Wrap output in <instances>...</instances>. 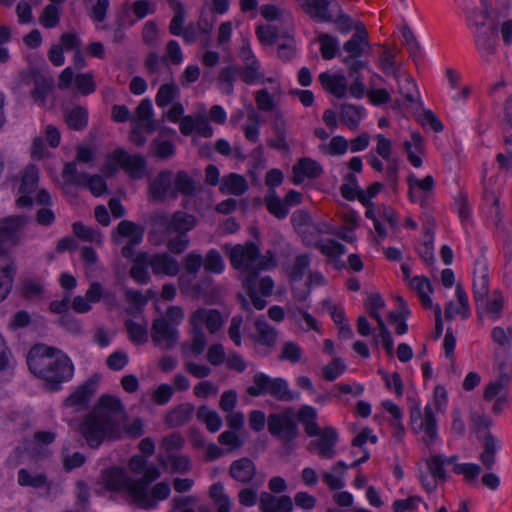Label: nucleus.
<instances>
[{"label":"nucleus","instance_id":"72a5a7b5","mask_svg":"<svg viewBox=\"0 0 512 512\" xmlns=\"http://www.w3.org/2000/svg\"><path fill=\"white\" fill-rule=\"evenodd\" d=\"M255 329L256 334L253 338L256 342L267 347H273L275 345L277 332L274 328L270 327L265 320H256Z\"/></svg>","mask_w":512,"mask_h":512},{"label":"nucleus","instance_id":"ddd939ff","mask_svg":"<svg viewBox=\"0 0 512 512\" xmlns=\"http://www.w3.org/2000/svg\"><path fill=\"white\" fill-rule=\"evenodd\" d=\"M150 267L154 275L176 276L180 271L177 259L167 252L150 255Z\"/></svg>","mask_w":512,"mask_h":512},{"label":"nucleus","instance_id":"338daca9","mask_svg":"<svg viewBox=\"0 0 512 512\" xmlns=\"http://www.w3.org/2000/svg\"><path fill=\"white\" fill-rule=\"evenodd\" d=\"M343 50L349 54L347 57L360 58L368 49L359 36H352L344 43Z\"/></svg>","mask_w":512,"mask_h":512},{"label":"nucleus","instance_id":"e2e57ef3","mask_svg":"<svg viewBox=\"0 0 512 512\" xmlns=\"http://www.w3.org/2000/svg\"><path fill=\"white\" fill-rule=\"evenodd\" d=\"M62 176L66 182L73 183L76 185H82L85 178L88 177L87 173H78L77 165L75 161L67 162L64 165Z\"/></svg>","mask_w":512,"mask_h":512},{"label":"nucleus","instance_id":"5701e85b","mask_svg":"<svg viewBox=\"0 0 512 512\" xmlns=\"http://www.w3.org/2000/svg\"><path fill=\"white\" fill-rule=\"evenodd\" d=\"M192 290L198 296H201L209 305L220 304L223 298V288L212 286L211 279H205L202 282L193 285Z\"/></svg>","mask_w":512,"mask_h":512},{"label":"nucleus","instance_id":"a19ab883","mask_svg":"<svg viewBox=\"0 0 512 512\" xmlns=\"http://www.w3.org/2000/svg\"><path fill=\"white\" fill-rule=\"evenodd\" d=\"M489 216L492 219L494 225L497 229L502 230L506 234L505 245H510L512 243V236L508 231L505 224L502 222V213L500 207L499 197L496 194H491V205L489 209Z\"/></svg>","mask_w":512,"mask_h":512},{"label":"nucleus","instance_id":"680f3d73","mask_svg":"<svg viewBox=\"0 0 512 512\" xmlns=\"http://www.w3.org/2000/svg\"><path fill=\"white\" fill-rule=\"evenodd\" d=\"M81 186L87 187L90 192L99 197L108 192L107 184L104 181L103 177L100 175H89L85 178Z\"/></svg>","mask_w":512,"mask_h":512},{"label":"nucleus","instance_id":"39448f33","mask_svg":"<svg viewBox=\"0 0 512 512\" xmlns=\"http://www.w3.org/2000/svg\"><path fill=\"white\" fill-rule=\"evenodd\" d=\"M260 257L259 247L249 241L244 245L237 244L230 249L229 258L231 265L235 269H243L246 277L250 276L255 270V262Z\"/></svg>","mask_w":512,"mask_h":512},{"label":"nucleus","instance_id":"4468645a","mask_svg":"<svg viewBox=\"0 0 512 512\" xmlns=\"http://www.w3.org/2000/svg\"><path fill=\"white\" fill-rule=\"evenodd\" d=\"M189 322L191 325H198L200 327L205 323L211 334L216 333L223 325V319L218 310H207L205 308H198L194 311L190 316Z\"/></svg>","mask_w":512,"mask_h":512},{"label":"nucleus","instance_id":"603ef678","mask_svg":"<svg viewBox=\"0 0 512 512\" xmlns=\"http://www.w3.org/2000/svg\"><path fill=\"white\" fill-rule=\"evenodd\" d=\"M344 183L340 187L342 197L348 201L358 199V194L363 191L358 184V179L354 173H347L344 176Z\"/></svg>","mask_w":512,"mask_h":512},{"label":"nucleus","instance_id":"4be33fe9","mask_svg":"<svg viewBox=\"0 0 512 512\" xmlns=\"http://www.w3.org/2000/svg\"><path fill=\"white\" fill-rule=\"evenodd\" d=\"M500 447V441L488 431L483 437V451L479 455V460L486 470H491L494 467L496 454Z\"/></svg>","mask_w":512,"mask_h":512},{"label":"nucleus","instance_id":"b1692460","mask_svg":"<svg viewBox=\"0 0 512 512\" xmlns=\"http://www.w3.org/2000/svg\"><path fill=\"white\" fill-rule=\"evenodd\" d=\"M127 491L133 500L141 507L151 509L156 502L151 499L148 493V486L140 480H131L126 484Z\"/></svg>","mask_w":512,"mask_h":512},{"label":"nucleus","instance_id":"774afa93","mask_svg":"<svg viewBox=\"0 0 512 512\" xmlns=\"http://www.w3.org/2000/svg\"><path fill=\"white\" fill-rule=\"evenodd\" d=\"M209 494L218 507L231 508L230 498L225 493L224 486L221 482H217L211 485Z\"/></svg>","mask_w":512,"mask_h":512},{"label":"nucleus","instance_id":"09e8293b","mask_svg":"<svg viewBox=\"0 0 512 512\" xmlns=\"http://www.w3.org/2000/svg\"><path fill=\"white\" fill-rule=\"evenodd\" d=\"M17 474L20 486L38 489L47 485V476L43 473L32 475L27 469L22 468Z\"/></svg>","mask_w":512,"mask_h":512},{"label":"nucleus","instance_id":"f03ea898","mask_svg":"<svg viewBox=\"0 0 512 512\" xmlns=\"http://www.w3.org/2000/svg\"><path fill=\"white\" fill-rule=\"evenodd\" d=\"M27 365L31 373L45 381L49 391H58L62 383L72 379L74 365L63 351L45 344H36L28 352Z\"/></svg>","mask_w":512,"mask_h":512},{"label":"nucleus","instance_id":"c9c22d12","mask_svg":"<svg viewBox=\"0 0 512 512\" xmlns=\"http://www.w3.org/2000/svg\"><path fill=\"white\" fill-rule=\"evenodd\" d=\"M150 154L159 160H169L176 154V147L170 140L153 139L150 144Z\"/></svg>","mask_w":512,"mask_h":512},{"label":"nucleus","instance_id":"69168bd1","mask_svg":"<svg viewBox=\"0 0 512 512\" xmlns=\"http://www.w3.org/2000/svg\"><path fill=\"white\" fill-rule=\"evenodd\" d=\"M346 368L344 360L337 357L330 364L323 367V378L327 381H334Z\"/></svg>","mask_w":512,"mask_h":512},{"label":"nucleus","instance_id":"9d476101","mask_svg":"<svg viewBox=\"0 0 512 512\" xmlns=\"http://www.w3.org/2000/svg\"><path fill=\"white\" fill-rule=\"evenodd\" d=\"M301 10L315 22L330 23L333 15L330 12L332 0H295Z\"/></svg>","mask_w":512,"mask_h":512},{"label":"nucleus","instance_id":"c756f323","mask_svg":"<svg viewBox=\"0 0 512 512\" xmlns=\"http://www.w3.org/2000/svg\"><path fill=\"white\" fill-rule=\"evenodd\" d=\"M489 293V276L486 264L483 265L481 275L474 277L473 281V298L477 309L483 308L484 301Z\"/></svg>","mask_w":512,"mask_h":512},{"label":"nucleus","instance_id":"f3484780","mask_svg":"<svg viewBox=\"0 0 512 512\" xmlns=\"http://www.w3.org/2000/svg\"><path fill=\"white\" fill-rule=\"evenodd\" d=\"M338 442V433L331 426L325 427L319 438L311 442L310 446L316 445L319 455L324 459H332L335 456V446Z\"/></svg>","mask_w":512,"mask_h":512},{"label":"nucleus","instance_id":"6ab92c4d","mask_svg":"<svg viewBox=\"0 0 512 512\" xmlns=\"http://www.w3.org/2000/svg\"><path fill=\"white\" fill-rule=\"evenodd\" d=\"M319 81L323 88L335 97L344 98L346 96L348 85L345 76L323 72L319 75Z\"/></svg>","mask_w":512,"mask_h":512},{"label":"nucleus","instance_id":"6e6d98bb","mask_svg":"<svg viewBox=\"0 0 512 512\" xmlns=\"http://www.w3.org/2000/svg\"><path fill=\"white\" fill-rule=\"evenodd\" d=\"M407 182L409 185V198L412 202L416 201L413 195L414 185L418 186L420 190L427 193L432 192L435 186L434 178L431 175H427L426 177L420 180L414 174H411L408 176Z\"/></svg>","mask_w":512,"mask_h":512},{"label":"nucleus","instance_id":"423d86ee","mask_svg":"<svg viewBox=\"0 0 512 512\" xmlns=\"http://www.w3.org/2000/svg\"><path fill=\"white\" fill-rule=\"evenodd\" d=\"M25 215L10 216L0 221V250L4 246H16L20 242L21 230L28 223Z\"/></svg>","mask_w":512,"mask_h":512},{"label":"nucleus","instance_id":"052dcab7","mask_svg":"<svg viewBox=\"0 0 512 512\" xmlns=\"http://www.w3.org/2000/svg\"><path fill=\"white\" fill-rule=\"evenodd\" d=\"M427 468L431 476L437 481H446L447 474L444 469L443 455L436 454L431 456L430 459L427 460Z\"/></svg>","mask_w":512,"mask_h":512},{"label":"nucleus","instance_id":"f8f14e48","mask_svg":"<svg viewBox=\"0 0 512 512\" xmlns=\"http://www.w3.org/2000/svg\"><path fill=\"white\" fill-rule=\"evenodd\" d=\"M292 181L295 185H300L305 178L316 179L323 173L322 166L314 159L309 157L300 158L292 168Z\"/></svg>","mask_w":512,"mask_h":512},{"label":"nucleus","instance_id":"6e6552de","mask_svg":"<svg viewBox=\"0 0 512 512\" xmlns=\"http://www.w3.org/2000/svg\"><path fill=\"white\" fill-rule=\"evenodd\" d=\"M112 159L132 178L142 179L145 176L146 160L140 154L129 155L122 148L114 150Z\"/></svg>","mask_w":512,"mask_h":512},{"label":"nucleus","instance_id":"c03bdc74","mask_svg":"<svg viewBox=\"0 0 512 512\" xmlns=\"http://www.w3.org/2000/svg\"><path fill=\"white\" fill-rule=\"evenodd\" d=\"M150 225L151 230L149 232L150 235L160 234V235H171L172 234V226H171V217L164 213H154L150 216Z\"/></svg>","mask_w":512,"mask_h":512},{"label":"nucleus","instance_id":"bb28decb","mask_svg":"<svg viewBox=\"0 0 512 512\" xmlns=\"http://www.w3.org/2000/svg\"><path fill=\"white\" fill-rule=\"evenodd\" d=\"M219 189L222 193L241 196L248 190V183L244 176L230 173L222 178Z\"/></svg>","mask_w":512,"mask_h":512},{"label":"nucleus","instance_id":"aec40b11","mask_svg":"<svg viewBox=\"0 0 512 512\" xmlns=\"http://www.w3.org/2000/svg\"><path fill=\"white\" fill-rule=\"evenodd\" d=\"M173 185L174 189L171 191L173 199H176L179 193L187 197L194 196L198 190L197 182L185 170H179L176 173Z\"/></svg>","mask_w":512,"mask_h":512},{"label":"nucleus","instance_id":"a18cd8bd","mask_svg":"<svg viewBox=\"0 0 512 512\" xmlns=\"http://www.w3.org/2000/svg\"><path fill=\"white\" fill-rule=\"evenodd\" d=\"M2 278H0V302H2L10 293L16 269L13 263H6L0 266Z\"/></svg>","mask_w":512,"mask_h":512},{"label":"nucleus","instance_id":"2f4dec72","mask_svg":"<svg viewBox=\"0 0 512 512\" xmlns=\"http://www.w3.org/2000/svg\"><path fill=\"white\" fill-rule=\"evenodd\" d=\"M153 108L150 99L146 98L141 100L136 108V116L138 121L142 122L140 125L147 133H153L157 128L153 119Z\"/></svg>","mask_w":512,"mask_h":512},{"label":"nucleus","instance_id":"de8ad7c7","mask_svg":"<svg viewBox=\"0 0 512 512\" xmlns=\"http://www.w3.org/2000/svg\"><path fill=\"white\" fill-rule=\"evenodd\" d=\"M129 339L134 344H144L148 341L147 323L139 324L131 319L125 321Z\"/></svg>","mask_w":512,"mask_h":512},{"label":"nucleus","instance_id":"e433bc0d","mask_svg":"<svg viewBox=\"0 0 512 512\" xmlns=\"http://www.w3.org/2000/svg\"><path fill=\"white\" fill-rule=\"evenodd\" d=\"M311 258L309 254H299L295 257L294 263L288 272V278L291 283L303 280L305 274L309 271Z\"/></svg>","mask_w":512,"mask_h":512},{"label":"nucleus","instance_id":"393cba45","mask_svg":"<svg viewBox=\"0 0 512 512\" xmlns=\"http://www.w3.org/2000/svg\"><path fill=\"white\" fill-rule=\"evenodd\" d=\"M421 430H424L426 434L424 442L428 446L432 445L437 440L438 434L436 418L433 409L429 405L424 408V421H421L417 427H414V432L416 433H419Z\"/></svg>","mask_w":512,"mask_h":512},{"label":"nucleus","instance_id":"7c9ffc66","mask_svg":"<svg viewBox=\"0 0 512 512\" xmlns=\"http://www.w3.org/2000/svg\"><path fill=\"white\" fill-rule=\"evenodd\" d=\"M264 202L267 210L277 219H284L289 214V209L277 194L274 189H268L264 197Z\"/></svg>","mask_w":512,"mask_h":512},{"label":"nucleus","instance_id":"f704fd0d","mask_svg":"<svg viewBox=\"0 0 512 512\" xmlns=\"http://www.w3.org/2000/svg\"><path fill=\"white\" fill-rule=\"evenodd\" d=\"M136 16L138 20L145 18L149 14H153L156 11L155 4H152L150 0H137L131 6L128 2L122 5V16L129 17L130 12Z\"/></svg>","mask_w":512,"mask_h":512},{"label":"nucleus","instance_id":"79ce46f5","mask_svg":"<svg viewBox=\"0 0 512 512\" xmlns=\"http://www.w3.org/2000/svg\"><path fill=\"white\" fill-rule=\"evenodd\" d=\"M179 94L180 90L174 82L163 84L159 87L155 96L156 105L160 108H164L173 103Z\"/></svg>","mask_w":512,"mask_h":512},{"label":"nucleus","instance_id":"37998d69","mask_svg":"<svg viewBox=\"0 0 512 512\" xmlns=\"http://www.w3.org/2000/svg\"><path fill=\"white\" fill-rule=\"evenodd\" d=\"M271 380L272 377L263 372L256 373L253 376V385L247 388V393L252 397L269 395Z\"/></svg>","mask_w":512,"mask_h":512},{"label":"nucleus","instance_id":"c85d7f7f","mask_svg":"<svg viewBox=\"0 0 512 512\" xmlns=\"http://www.w3.org/2000/svg\"><path fill=\"white\" fill-rule=\"evenodd\" d=\"M269 395L282 402H291L300 396L298 392L291 391L288 382L281 377L272 378Z\"/></svg>","mask_w":512,"mask_h":512},{"label":"nucleus","instance_id":"4c0bfd02","mask_svg":"<svg viewBox=\"0 0 512 512\" xmlns=\"http://www.w3.org/2000/svg\"><path fill=\"white\" fill-rule=\"evenodd\" d=\"M197 419L206 425L211 433H216L222 427V419L215 410H210L206 405H202L197 410Z\"/></svg>","mask_w":512,"mask_h":512},{"label":"nucleus","instance_id":"473e14b6","mask_svg":"<svg viewBox=\"0 0 512 512\" xmlns=\"http://www.w3.org/2000/svg\"><path fill=\"white\" fill-rule=\"evenodd\" d=\"M53 88L54 79L52 77L35 76L34 88L31 90L30 95L35 102L44 104Z\"/></svg>","mask_w":512,"mask_h":512},{"label":"nucleus","instance_id":"1a4fd4ad","mask_svg":"<svg viewBox=\"0 0 512 512\" xmlns=\"http://www.w3.org/2000/svg\"><path fill=\"white\" fill-rule=\"evenodd\" d=\"M117 232L129 238L128 243L122 248L121 254L124 258H132L135 254V247L144 238L145 228L129 220H122L117 226Z\"/></svg>","mask_w":512,"mask_h":512},{"label":"nucleus","instance_id":"4d7b16f0","mask_svg":"<svg viewBox=\"0 0 512 512\" xmlns=\"http://www.w3.org/2000/svg\"><path fill=\"white\" fill-rule=\"evenodd\" d=\"M256 35L263 45H273L281 37L279 29L273 25H260L256 28Z\"/></svg>","mask_w":512,"mask_h":512},{"label":"nucleus","instance_id":"bf43d9fd","mask_svg":"<svg viewBox=\"0 0 512 512\" xmlns=\"http://www.w3.org/2000/svg\"><path fill=\"white\" fill-rule=\"evenodd\" d=\"M59 21L60 10L53 4L47 5L39 17L40 24L47 29L56 27L59 24Z\"/></svg>","mask_w":512,"mask_h":512},{"label":"nucleus","instance_id":"0eeeda50","mask_svg":"<svg viewBox=\"0 0 512 512\" xmlns=\"http://www.w3.org/2000/svg\"><path fill=\"white\" fill-rule=\"evenodd\" d=\"M151 338L156 346L170 350L174 348L178 342V330L172 326L167 319L160 317L155 319L152 323Z\"/></svg>","mask_w":512,"mask_h":512},{"label":"nucleus","instance_id":"a211bd4d","mask_svg":"<svg viewBox=\"0 0 512 512\" xmlns=\"http://www.w3.org/2000/svg\"><path fill=\"white\" fill-rule=\"evenodd\" d=\"M150 267V254L147 252H140L133 260L130 268V277L141 285H146L151 282V276L148 268Z\"/></svg>","mask_w":512,"mask_h":512},{"label":"nucleus","instance_id":"ea45409f","mask_svg":"<svg viewBox=\"0 0 512 512\" xmlns=\"http://www.w3.org/2000/svg\"><path fill=\"white\" fill-rule=\"evenodd\" d=\"M39 170L36 165L29 164L23 171L19 192L21 194L33 193L38 185Z\"/></svg>","mask_w":512,"mask_h":512},{"label":"nucleus","instance_id":"a878e982","mask_svg":"<svg viewBox=\"0 0 512 512\" xmlns=\"http://www.w3.org/2000/svg\"><path fill=\"white\" fill-rule=\"evenodd\" d=\"M194 412L191 403H182L169 411L165 417V423L171 428H178L189 422Z\"/></svg>","mask_w":512,"mask_h":512},{"label":"nucleus","instance_id":"3c124183","mask_svg":"<svg viewBox=\"0 0 512 512\" xmlns=\"http://www.w3.org/2000/svg\"><path fill=\"white\" fill-rule=\"evenodd\" d=\"M203 266L206 272L220 274L224 271L225 263L218 250L210 249L203 258Z\"/></svg>","mask_w":512,"mask_h":512},{"label":"nucleus","instance_id":"412c9836","mask_svg":"<svg viewBox=\"0 0 512 512\" xmlns=\"http://www.w3.org/2000/svg\"><path fill=\"white\" fill-rule=\"evenodd\" d=\"M173 172L163 170L158 173L150 186L151 196L154 200L164 201L168 194L171 195Z\"/></svg>","mask_w":512,"mask_h":512},{"label":"nucleus","instance_id":"cd10ccee","mask_svg":"<svg viewBox=\"0 0 512 512\" xmlns=\"http://www.w3.org/2000/svg\"><path fill=\"white\" fill-rule=\"evenodd\" d=\"M197 224L198 220L194 215L181 210L174 212L171 216L172 234L187 235Z\"/></svg>","mask_w":512,"mask_h":512},{"label":"nucleus","instance_id":"13d9d810","mask_svg":"<svg viewBox=\"0 0 512 512\" xmlns=\"http://www.w3.org/2000/svg\"><path fill=\"white\" fill-rule=\"evenodd\" d=\"M173 18L169 24V32L174 36H179L183 30V23L185 22L186 12L182 2H177L173 7Z\"/></svg>","mask_w":512,"mask_h":512},{"label":"nucleus","instance_id":"58836bf2","mask_svg":"<svg viewBox=\"0 0 512 512\" xmlns=\"http://www.w3.org/2000/svg\"><path fill=\"white\" fill-rule=\"evenodd\" d=\"M65 121L73 130H84L88 124V111L82 106H76L65 114Z\"/></svg>","mask_w":512,"mask_h":512},{"label":"nucleus","instance_id":"f257e3e1","mask_svg":"<svg viewBox=\"0 0 512 512\" xmlns=\"http://www.w3.org/2000/svg\"><path fill=\"white\" fill-rule=\"evenodd\" d=\"M125 410L119 398L104 394L78 426L88 447L98 449L105 440H117L123 434Z\"/></svg>","mask_w":512,"mask_h":512},{"label":"nucleus","instance_id":"2eb2a0df","mask_svg":"<svg viewBox=\"0 0 512 512\" xmlns=\"http://www.w3.org/2000/svg\"><path fill=\"white\" fill-rule=\"evenodd\" d=\"M231 478L242 484H249L256 475V466L248 457L234 460L228 471Z\"/></svg>","mask_w":512,"mask_h":512},{"label":"nucleus","instance_id":"864d4df0","mask_svg":"<svg viewBox=\"0 0 512 512\" xmlns=\"http://www.w3.org/2000/svg\"><path fill=\"white\" fill-rule=\"evenodd\" d=\"M313 247L318 249L323 255L336 258L346 253V247L334 239H329L327 243L317 241Z\"/></svg>","mask_w":512,"mask_h":512},{"label":"nucleus","instance_id":"5fc2aeb1","mask_svg":"<svg viewBox=\"0 0 512 512\" xmlns=\"http://www.w3.org/2000/svg\"><path fill=\"white\" fill-rule=\"evenodd\" d=\"M257 281V271L251 273L250 276L246 277L244 286L247 289L248 295L251 299L253 306L257 310H262L266 307L267 301L257 295L255 285Z\"/></svg>","mask_w":512,"mask_h":512},{"label":"nucleus","instance_id":"9b49d317","mask_svg":"<svg viewBox=\"0 0 512 512\" xmlns=\"http://www.w3.org/2000/svg\"><path fill=\"white\" fill-rule=\"evenodd\" d=\"M96 385L97 380L93 378L86 380L64 400V406L74 407L77 412L87 409L91 398L96 392Z\"/></svg>","mask_w":512,"mask_h":512},{"label":"nucleus","instance_id":"49530a36","mask_svg":"<svg viewBox=\"0 0 512 512\" xmlns=\"http://www.w3.org/2000/svg\"><path fill=\"white\" fill-rule=\"evenodd\" d=\"M318 41L321 45V55L325 60L333 59L335 56H341V54L338 53L339 45L336 37L323 33L318 36Z\"/></svg>","mask_w":512,"mask_h":512},{"label":"nucleus","instance_id":"0e129e2a","mask_svg":"<svg viewBox=\"0 0 512 512\" xmlns=\"http://www.w3.org/2000/svg\"><path fill=\"white\" fill-rule=\"evenodd\" d=\"M402 42L412 57H416L420 54V44L414 32L407 24L402 28Z\"/></svg>","mask_w":512,"mask_h":512},{"label":"nucleus","instance_id":"7ed1b4c3","mask_svg":"<svg viewBox=\"0 0 512 512\" xmlns=\"http://www.w3.org/2000/svg\"><path fill=\"white\" fill-rule=\"evenodd\" d=\"M473 26L475 47L481 58L490 62L497 53L498 22L496 19L475 21Z\"/></svg>","mask_w":512,"mask_h":512},{"label":"nucleus","instance_id":"dca6fc26","mask_svg":"<svg viewBox=\"0 0 512 512\" xmlns=\"http://www.w3.org/2000/svg\"><path fill=\"white\" fill-rule=\"evenodd\" d=\"M261 512H292L293 501L288 495L276 497L269 492L260 494Z\"/></svg>","mask_w":512,"mask_h":512},{"label":"nucleus","instance_id":"8fccbe9b","mask_svg":"<svg viewBox=\"0 0 512 512\" xmlns=\"http://www.w3.org/2000/svg\"><path fill=\"white\" fill-rule=\"evenodd\" d=\"M362 111V107L345 103L341 106L340 119L348 128L355 130L358 127Z\"/></svg>","mask_w":512,"mask_h":512},{"label":"nucleus","instance_id":"20e7f679","mask_svg":"<svg viewBox=\"0 0 512 512\" xmlns=\"http://www.w3.org/2000/svg\"><path fill=\"white\" fill-rule=\"evenodd\" d=\"M294 417L295 412L292 407L280 413H271L267 418V427L271 436L285 445L298 438L300 431Z\"/></svg>","mask_w":512,"mask_h":512}]
</instances>
